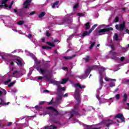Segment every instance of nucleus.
<instances>
[{"label":"nucleus","mask_w":129,"mask_h":129,"mask_svg":"<svg viewBox=\"0 0 129 129\" xmlns=\"http://www.w3.org/2000/svg\"><path fill=\"white\" fill-rule=\"evenodd\" d=\"M110 31H113L112 27H106L105 28L100 29L98 31V33L96 31H94V36H101V35H105V33L106 32H110Z\"/></svg>","instance_id":"1"},{"label":"nucleus","mask_w":129,"mask_h":129,"mask_svg":"<svg viewBox=\"0 0 129 129\" xmlns=\"http://www.w3.org/2000/svg\"><path fill=\"white\" fill-rule=\"evenodd\" d=\"M75 98L77 100L78 103L81 102V97H80V90L77 88H76L75 92Z\"/></svg>","instance_id":"2"},{"label":"nucleus","mask_w":129,"mask_h":129,"mask_svg":"<svg viewBox=\"0 0 129 129\" xmlns=\"http://www.w3.org/2000/svg\"><path fill=\"white\" fill-rule=\"evenodd\" d=\"M115 27L116 30L121 32L122 31H123L124 28H125V22L123 21L122 23L120 24L119 25L116 24Z\"/></svg>","instance_id":"3"},{"label":"nucleus","mask_w":129,"mask_h":129,"mask_svg":"<svg viewBox=\"0 0 129 129\" xmlns=\"http://www.w3.org/2000/svg\"><path fill=\"white\" fill-rule=\"evenodd\" d=\"M32 0H26L23 4V9H29V6H31Z\"/></svg>","instance_id":"4"},{"label":"nucleus","mask_w":129,"mask_h":129,"mask_svg":"<svg viewBox=\"0 0 129 129\" xmlns=\"http://www.w3.org/2000/svg\"><path fill=\"white\" fill-rule=\"evenodd\" d=\"M104 122H105V126L107 127H109L111 124H113V123H114V122H113L112 120L110 119L105 120L104 121Z\"/></svg>","instance_id":"5"},{"label":"nucleus","mask_w":129,"mask_h":129,"mask_svg":"<svg viewBox=\"0 0 129 129\" xmlns=\"http://www.w3.org/2000/svg\"><path fill=\"white\" fill-rule=\"evenodd\" d=\"M115 118H119L121 120L122 122H125L124 117H123V115L121 113L117 114L115 116Z\"/></svg>","instance_id":"6"},{"label":"nucleus","mask_w":129,"mask_h":129,"mask_svg":"<svg viewBox=\"0 0 129 129\" xmlns=\"http://www.w3.org/2000/svg\"><path fill=\"white\" fill-rule=\"evenodd\" d=\"M24 14H29V13H26V10L25 9H19L18 10V16L19 17H23Z\"/></svg>","instance_id":"7"},{"label":"nucleus","mask_w":129,"mask_h":129,"mask_svg":"<svg viewBox=\"0 0 129 129\" xmlns=\"http://www.w3.org/2000/svg\"><path fill=\"white\" fill-rule=\"evenodd\" d=\"M46 109H50V110H53V111H54L55 113L54 114V115H59V111L57 110L54 107L50 106L46 107Z\"/></svg>","instance_id":"8"},{"label":"nucleus","mask_w":129,"mask_h":129,"mask_svg":"<svg viewBox=\"0 0 129 129\" xmlns=\"http://www.w3.org/2000/svg\"><path fill=\"white\" fill-rule=\"evenodd\" d=\"M90 72H91V69H90V68H89L88 69H87L85 72V78L88 77V75H89V74H90Z\"/></svg>","instance_id":"9"},{"label":"nucleus","mask_w":129,"mask_h":129,"mask_svg":"<svg viewBox=\"0 0 129 129\" xmlns=\"http://www.w3.org/2000/svg\"><path fill=\"white\" fill-rule=\"evenodd\" d=\"M72 112L76 115H79V112H78V107H75L72 110Z\"/></svg>","instance_id":"10"},{"label":"nucleus","mask_w":129,"mask_h":129,"mask_svg":"<svg viewBox=\"0 0 129 129\" xmlns=\"http://www.w3.org/2000/svg\"><path fill=\"white\" fill-rule=\"evenodd\" d=\"M76 56V55L74 54L71 56H63V58L66 60H71L72 59H73V58H75Z\"/></svg>","instance_id":"11"},{"label":"nucleus","mask_w":129,"mask_h":129,"mask_svg":"<svg viewBox=\"0 0 129 129\" xmlns=\"http://www.w3.org/2000/svg\"><path fill=\"white\" fill-rule=\"evenodd\" d=\"M90 34H91V32H90V30L88 31H84L82 35V37H85V36H90Z\"/></svg>","instance_id":"12"},{"label":"nucleus","mask_w":129,"mask_h":129,"mask_svg":"<svg viewBox=\"0 0 129 129\" xmlns=\"http://www.w3.org/2000/svg\"><path fill=\"white\" fill-rule=\"evenodd\" d=\"M105 70H106V69H105V68H104V67L99 68V71L100 72V76H102V72L105 71Z\"/></svg>","instance_id":"13"},{"label":"nucleus","mask_w":129,"mask_h":129,"mask_svg":"<svg viewBox=\"0 0 129 129\" xmlns=\"http://www.w3.org/2000/svg\"><path fill=\"white\" fill-rule=\"evenodd\" d=\"M60 82H58L57 81H53L52 82H50V83H51V84H54V85H56V86H59V85H60V84H61V83H60Z\"/></svg>","instance_id":"14"},{"label":"nucleus","mask_w":129,"mask_h":129,"mask_svg":"<svg viewBox=\"0 0 129 129\" xmlns=\"http://www.w3.org/2000/svg\"><path fill=\"white\" fill-rule=\"evenodd\" d=\"M75 86H76V87H78L80 89H82V88H85V86H82L80 83H76V84H75Z\"/></svg>","instance_id":"15"},{"label":"nucleus","mask_w":129,"mask_h":129,"mask_svg":"<svg viewBox=\"0 0 129 129\" xmlns=\"http://www.w3.org/2000/svg\"><path fill=\"white\" fill-rule=\"evenodd\" d=\"M126 100H127V95L125 93L123 95V99L122 100V102L124 103V102H126Z\"/></svg>","instance_id":"16"},{"label":"nucleus","mask_w":129,"mask_h":129,"mask_svg":"<svg viewBox=\"0 0 129 129\" xmlns=\"http://www.w3.org/2000/svg\"><path fill=\"white\" fill-rule=\"evenodd\" d=\"M68 78L62 79V82H60V84H65L68 82Z\"/></svg>","instance_id":"17"},{"label":"nucleus","mask_w":129,"mask_h":129,"mask_svg":"<svg viewBox=\"0 0 129 129\" xmlns=\"http://www.w3.org/2000/svg\"><path fill=\"white\" fill-rule=\"evenodd\" d=\"M103 78L102 76H100L99 84L101 86H103Z\"/></svg>","instance_id":"18"},{"label":"nucleus","mask_w":129,"mask_h":129,"mask_svg":"<svg viewBox=\"0 0 129 129\" xmlns=\"http://www.w3.org/2000/svg\"><path fill=\"white\" fill-rule=\"evenodd\" d=\"M85 26L86 27L85 29L86 30H89L90 29V23L88 22L85 24Z\"/></svg>","instance_id":"19"},{"label":"nucleus","mask_w":129,"mask_h":129,"mask_svg":"<svg viewBox=\"0 0 129 129\" xmlns=\"http://www.w3.org/2000/svg\"><path fill=\"white\" fill-rule=\"evenodd\" d=\"M49 127H52V129H56L57 127H56L55 125H46L45 126L44 128H49Z\"/></svg>","instance_id":"20"},{"label":"nucleus","mask_w":129,"mask_h":129,"mask_svg":"<svg viewBox=\"0 0 129 129\" xmlns=\"http://www.w3.org/2000/svg\"><path fill=\"white\" fill-rule=\"evenodd\" d=\"M98 25L97 24H94L91 28L90 29V33H92V31L97 27Z\"/></svg>","instance_id":"21"},{"label":"nucleus","mask_w":129,"mask_h":129,"mask_svg":"<svg viewBox=\"0 0 129 129\" xmlns=\"http://www.w3.org/2000/svg\"><path fill=\"white\" fill-rule=\"evenodd\" d=\"M46 13L42 12L38 15V18H39V19H41V18H43V17H44Z\"/></svg>","instance_id":"22"},{"label":"nucleus","mask_w":129,"mask_h":129,"mask_svg":"<svg viewBox=\"0 0 129 129\" xmlns=\"http://www.w3.org/2000/svg\"><path fill=\"white\" fill-rule=\"evenodd\" d=\"M17 61L16 63L18 66H22L23 65V63H22V61L20 59H16Z\"/></svg>","instance_id":"23"},{"label":"nucleus","mask_w":129,"mask_h":129,"mask_svg":"<svg viewBox=\"0 0 129 129\" xmlns=\"http://www.w3.org/2000/svg\"><path fill=\"white\" fill-rule=\"evenodd\" d=\"M105 81H114V82H115V81H116V79H109L107 77H105Z\"/></svg>","instance_id":"24"},{"label":"nucleus","mask_w":129,"mask_h":129,"mask_svg":"<svg viewBox=\"0 0 129 129\" xmlns=\"http://www.w3.org/2000/svg\"><path fill=\"white\" fill-rule=\"evenodd\" d=\"M60 100H62V95H59L56 98L57 102H59Z\"/></svg>","instance_id":"25"},{"label":"nucleus","mask_w":129,"mask_h":129,"mask_svg":"<svg viewBox=\"0 0 129 129\" xmlns=\"http://www.w3.org/2000/svg\"><path fill=\"white\" fill-rule=\"evenodd\" d=\"M44 77L47 79V81H51V78L50 77H49V75H45Z\"/></svg>","instance_id":"26"},{"label":"nucleus","mask_w":129,"mask_h":129,"mask_svg":"<svg viewBox=\"0 0 129 129\" xmlns=\"http://www.w3.org/2000/svg\"><path fill=\"white\" fill-rule=\"evenodd\" d=\"M15 84H16V81L11 82L10 84L8 85V87L9 88L13 87V86L15 85Z\"/></svg>","instance_id":"27"},{"label":"nucleus","mask_w":129,"mask_h":129,"mask_svg":"<svg viewBox=\"0 0 129 129\" xmlns=\"http://www.w3.org/2000/svg\"><path fill=\"white\" fill-rule=\"evenodd\" d=\"M40 71L41 74H44V72H49V70H43L42 69H40Z\"/></svg>","instance_id":"28"},{"label":"nucleus","mask_w":129,"mask_h":129,"mask_svg":"<svg viewBox=\"0 0 129 129\" xmlns=\"http://www.w3.org/2000/svg\"><path fill=\"white\" fill-rule=\"evenodd\" d=\"M52 121H53V122H54V123H56L58 124H59V123H60V121H59V120H58L57 119H53Z\"/></svg>","instance_id":"29"},{"label":"nucleus","mask_w":129,"mask_h":129,"mask_svg":"<svg viewBox=\"0 0 129 129\" xmlns=\"http://www.w3.org/2000/svg\"><path fill=\"white\" fill-rule=\"evenodd\" d=\"M58 5H59V1H56L53 3V4L52 6V8L54 9L55 8V6H58Z\"/></svg>","instance_id":"30"},{"label":"nucleus","mask_w":129,"mask_h":129,"mask_svg":"<svg viewBox=\"0 0 129 129\" xmlns=\"http://www.w3.org/2000/svg\"><path fill=\"white\" fill-rule=\"evenodd\" d=\"M109 86L110 87H114L115 86V83L114 82H110L109 83Z\"/></svg>","instance_id":"31"},{"label":"nucleus","mask_w":129,"mask_h":129,"mask_svg":"<svg viewBox=\"0 0 129 129\" xmlns=\"http://www.w3.org/2000/svg\"><path fill=\"white\" fill-rule=\"evenodd\" d=\"M114 36L115 41H118V35H117V33H115Z\"/></svg>","instance_id":"32"},{"label":"nucleus","mask_w":129,"mask_h":129,"mask_svg":"<svg viewBox=\"0 0 129 129\" xmlns=\"http://www.w3.org/2000/svg\"><path fill=\"white\" fill-rule=\"evenodd\" d=\"M46 44H47V45H49V46H51V47H55V45L54 44V43H52L49 41L46 42Z\"/></svg>","instance_id":"33"},{"label":"nucleus","mask_w":129,"mask_h":129,"mask_svg":"<svg viewBox=\"0 0 129 129\" xmlns=\"http://www.w3.org/2000/svg\"><path fill=\"white\" fill-rule=\"evenodd\" d=\"M119 21V17H118V16L116 17L114 19V23H118Z\"/></svg>","instance_id":"34"},{"label":"nucleus","mask_w":129,"mask_h":129,"mask_svg":"<svg viewBox=\"0 0 129 129\" xmlns=\"http://www.w3.org/2000/svg\"><path fill=\"white\" fill-rule=\"evenodd\" d=\"M24 23L25 22L24 21H20L17 23V25H19V26H22V25H23Z\"/></svg>","instance_id":"35"},{"label":"nucleus","mask_w":129,"mask_h":129,"mask_svg":"<svg viewBox=\"0 0 129 129\" xmlns=\"http://www.w3.org/2000/svg\"><path fill=\"white\" fill-rule=\"evenodd\" d=\"M61 90H62V87H61V85H60L57 87V92H60Z\"/></svg>","instance_id":"36"},{"label":"nucleus","mask_w":129,"mask_h":129,"mask_svg":"<svg viewBox=\"0 0 129 129\" xmlns=\"http://www.w3.org/2000/svg\"><path fill=\"white\" fill-rule=\"evenodd\" d=\"M95 45V42H93L91 43L90 46L89 47V49H92V48H93V47H94Z\"/></svg>","instance_id":"37"},{"label":"nucleus","mask_w":129,"mask_h":129,"mask_svg":"<svg viewBox=\"0 0 129 129\" xmlns=\"http://www.w3.org/2000/svg\"><path fill=\"white\" fill-rule=\"evenodd\" d=\"M89 60H90V56H89V55H87L85 59V62H87L89 61Z\"/></svg>","instance_id":"38"},{"label":"nucleus","mask_w":129,"mask_h":129,"mask_svg":"<svg viewBox=\"0 0 129 129\" xmlns=\"http://www.w3.org/2000/svg\"><path fill=\"white\" fill-rule=\"evenodd\" d=\"M11 81H12V80H11V79H9L7 80L6 81L4 82V84H5V85H7L8 83H9V82H11Z\"/></svg>","instance_id":"39"},{"label":"nucleus","mask_w":129,"mask_h":129,"mask_svg":"<svg viewBox=\"0 0 129 129\" xmlns=\"http://www.w3.org/2000/svg\"><path fill=\"white\" fill-rule=\"evenodd\" d=\"M110 53L111 54L112 56H116V55H117V53L116 52L110 51Z\"/></svg>","instance_id":"40"},{"label":"nucleus","mask_w":129,"mask_h":129,"mask_svg":"<svg viewBox=\"0 0 129 129\" xmlns=\"http://www.w3.org/2000/svg\"><path fill=\"white\" fill-rule=\"evenodd\" d=\"M115 97L116 99L118 100L120 98V95L119 94L115 95Z\"/></svg>","instance_id":"41"},{"label":"nucleus","mask_w":129,"mask_h":129,"mask_svg":"<svg viewBox=\"0 0 129 129\" xmlns=\"http://www.w3.org/2000/svg\"><path fill=\"white\" fill-rule=\"evenodd\" d=\"M9 0H3L1 4L2 5H5L8 3Z\"/></svg>","instance_id":"42"},{"label":"nucleus","mask_w":129,"mask_h":129,"mask_svg":"<svg viewBox=\"0 0 129 129\" xmlns=\"http://www.w3.org/2000/svg\"><path fill=\"white\" fill-rule=\"evenodd\" d=\"M9 103L10 102H8L7 103H0V105H9Z\"/></svg>","instance_id":"43"},{"label":"nucleus","mask_w":129,"mask_h":129,"mask_svg":"<svg viewBox=\"0 0 129 129\" xmlns=\"http://www.w3.org/2000/svg\"><path fill=\"white\" fill-rule=\"evenodd\" d=\"M85 15L84 13H78L79 17H84Z\"/></svg>","instance_id":"44"},{"label":"nucleus","mask_w":129,"mask_h":129,"mask_svg":"<svg viewBox=\"0 0 129 129\" xmlns=\"http://www.w3.org/2000/svg\"><path fill=\"white\" fill-rule=\"evenodd\" d=\"M78 7H79V5L78 4H76L74 6V9H77V8H78Z\"/></svg>","instance_id":"45"},{"label":"nucleus","mask_w":129,"mask_h":129,"mask_svg":"<svg viewBox=\"0 0 129 129\" xmlns=\"http://www.w3.org/2000/svg\"><path fill=\"white\" fill-rule=\"evenodd\" d=\"M42 48L44 50H46L48 49V46L43 45L42 46Z\"/></svg>","instance_id":"46"},{"label":"nucleus","mask_w":129,"mask_h":129,"mask_svg":"<svg viewBox=\"0 0 129 129\" xmlns=\"http://www.w3.org/2000/svg\"><path fill=\"white\" fill-rule=\"evenodd\" d=\"M46 35L47 37H50L51 36V34H50V32L49 31H46Z\"/></svg>","instance_id":"47"},{"label":"nucleus","mask_w":129,"mask_h":129,"mask_svg":"<svg viewBox=\"0 0 129 129\" xmlns=\"http://www.w3.org/2000/svg\"><path fill=\"white\" fill-rule=\"evenodd\" d=\"M36 14V11H33L29 14V16H33Z\"/></svg>","instance_id":"48"},{"label":"nucleus","mask_w":129,"mask_h":129,"mask_svg":"<svg viewBox=\"0 0 129 129\" xmlns=\"http://www.w3.org/2000/svg\"><path fill=\"white\" fill-rule=\"evenodd\" d=\"M17 73H20V72H19L18 71H15L13 73L12 75H16V74H17Z\"/></svg>","instance_id":"49"},{"label":"nucleus","mask_w":129,"mask_h":129,"mask_svg":"<svg viewBox=\"0 0 129 129\" xmlns=\"http://www.w3.org/2000/svg\"><path fill=\"white\" fill-rule=\"evenodd\" d=\"M124 56H121L120 59V61H121V62H122L123 61H124Z\"/></svg>","instance_id":"50"},{"label":"nucleus","mask_w":129,"mask_h":129,"mask_svg":"<svg viewBox=\"0 0 129 129\" xmlns=\"http://www.w3.org/2000/svg\"><path fill=\"white\" fill-rule=\"evenodd\" d=\"M12 124H13V122H9L7 123V126H11V125H12Z\"/></svg>","instance_id":"51"},{"label":"nucleus","mask_w":129,"mask_h":129,"mask_svg":"<svg viewBox=\"0 0 129 129\" xmlns=\"http://www.w3.org/2000/svg\"><path fill=\"white\" fill-rule=\"evenodd\" d=\"M111 59H113V60H117L118 59V57L116 56H114L113 57H111Z\"/></svg>","instance_id":"52"},{"label":"nucleus","mask_w":129,"mask_h":129,"mask_svg":"<svg viewBox=\"0 0 129 129\" xmlns=\"http://www.w3.org/2000/svg\"><path fill=\"white\" fill-rule=\"evenodd\" d=\"M43 78H44V77L39 76L38 78V80H42L43 79Z\"/></svg>","instance_id":"53"},{"label":"nucleus","mask_w":129,"mask_h":129,"mask_svg":"<svg viewBox=\"0 0 129 129\" xmlns=\"http://www.w3.org/2000/svg\"><path fill=\"white\" fill-rule=\"evenodd\" d=\"M0 100L1 101V102H0V103H5V101L4 100V99L0 98Z\"/></svg>","instance_id":"54"},{"label":"nucleus","mask_w":129,"mask_h":129,"mask_svg":"<svg viewBox=\"0 0 129 129\" xmlns=\"http://www.w3.org/2000/svg\"><path fill=\"white\" fill-rule=\"evenodd\" d=\"M14 13H15V14H18V15H19V10H17L16 9H14Z\"/></svg>","instance_id":"55"},{"label":"nucleus","mask_w":129,"mask_h":129,"mask_svg":"<svg viewBox=\"0 0 129 129\" xmlns=\"http://www.w3.org/2000/svg\"><path fill=\"white\" fill-rule=\"evenodd\" d=\"M128 48H129V44H128V47H127L123 48L125 52H126V51H127V49H128Z\"/></svg>","instance_id":"56"},{"label":"nucleus","mask_w":129,"mask_h":129,"mask_svg":"<svg viewBox=\"0 0 129 129\" xmlns=\"http://www.w3.org/2000/svg\"><path fill=\"white\" fill-rule=\"evenodd\" d=\"M36 63L37 65H39V64H41V60H40V61L36 60Z\"/></svg>","instance_id":"57"},{"label":"nucleus","mask_w":129,"mask_h":129,"mask_svg":"<svg viewBox=\"0 0 129 129\" xmlns=\"http://www.w3.org/2000/svg\"><path fill=\"white\" fill-rule=\"evenodd\" d=\"M121 10V11H123V12H125V11H126V10H127V8H122Z\"/></svg>","instance_id":"58"},{"label":"nucleus","mask_w":129,"mask_h":129,"mask_svg":"<svg viewBox=\"0 0 129 129\" xmlns=\"http://www.w3.org/2000/svg\"><path fill=\"white\" fill-rule=\"evenodd\" d=\"M73 116H74V113L71 114V116L70 117V118H69V119H70V118H72V117H73Z\"/></svg>","instance_id":"59"},{"label":"nucleus","mask_w":129,"mask_h":129,"mask_svg":"<svg viewBox=\"0 0 129 129\" xmlns=\"http://www.w3.org/2000/svg\"><path fill=\"white\" fill-rule=\"evenodd\" d=\"M28 39H31L32 38V34H28Z\"/></svg>","instance_id":"60"},{"label":"nucleus","mask_w":129,"mask_h":129,"mask_svg":"<svg viewBox=\"0 0 129 129\" xmlns=\"http://www.w3.org/2000/svg\"><path fill=\"white\" fill-rule=\"evenodd\" d=\"M111 48L112 50H114V45L112 44L111 45Z\"/></svg>","instance_id":"61"},{"label":"nucleus","mask_w":129,"mask_h":129,"mask_svg":"<svg viewBox=\"0 0 129 129\" xmlns=\"http://www.w3.org/2000/svg\"><path fill=\"white\" fill-rule=\"evenodd\" d=\"M43 92H46L47 93H49L50 91L48 90H43Z\"/></svg>","instance_id":"62"},{"label":"nucleus","mask_w":129,"mask_h":129,"mask_svg":"<svg viewBox=\"0 0 129 129\" xmlns=\"http://www.w3.org/2000/svg\"><path fill=\"white\" fill-rule=\"evenodd\" d=\"M125 31L127 34H129V30L128 29H125Z\"/></svg>","instance_id":"63"},{"label":"nucleus","mask_w":129,"mask_h":129,"mask_svg":"<svg viewBox=\"0 0 129 129\" xmlns=\"http://www.w3.org/2000/svg\"><path fill=\"white\" fill-rule=\"evenodd\" d=\"M91 129H100V128H97V127H91Z\"/></svg>","instance_id":"64"}]
</instances>
